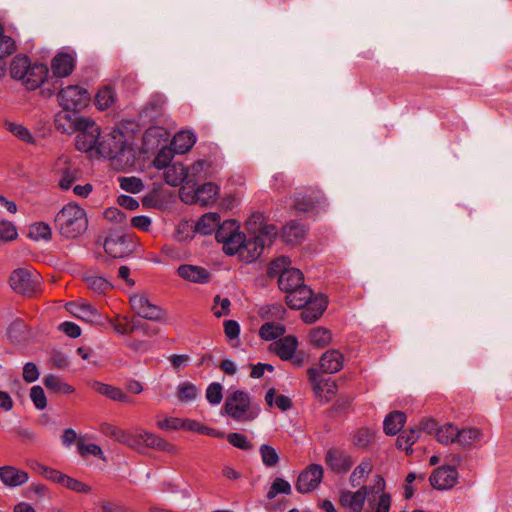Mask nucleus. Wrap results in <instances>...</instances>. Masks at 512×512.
<instances>
[{"label":"nucleus","instance_id":"11","mask_svg":"<svg viewBox=\"0 0 512 512\" xmlns=\"http://www.w3.org/2000/svg\"><path fill=\"white\" fill-rule=\"evenodd\" d=\"M130 309L142 319L158 322L166 319L165 310L152 304L145 296H130Z\"/></svg>","mask_w":512,"mask_h":512},{"label":"nucleus","instance_id":"28","mask_svg":"<svg viewBox=\"0 0 512 512\" xmlns=\"http://www.w3.org/2000/svg\"><path fill=\"white\" fill-rule=\"evenodd\" d=\"M103 216L105 220L110 224V233H123L127 232L128 219L126 214L117 207L107 208Z\"/></svg>","mask_w":512,"mask_h":512},{"label":"nucleus","instance_id":"53","mask_svg":"<svg viewBox=\"0 0 512 512\" xmlns=\"http://www.w3.org/2000/svg\"><path fill=\"white\" fill-rule=\"evenodd\" d=\"M278 494H291V485L288 481L280 477L275 478V480L272 482L266 497L268 500H272Z\"/></svg>","mask_w":512,"mask_h":512},{"label":"nucleus","instance_id":"62","mask_svg":"<svg viewBox=\"0 0 512 512\" xmlns=\"http://www.w3.org/2000/svg\"><path fill=\"white\" fill-rule=\"evenodd\" d=\"M30 398L36 409L43 410L46 408L47 398L44 389L41 386L35 385L31 388Z\"/></svg>","mask_w":512,"mask_h":512},{"label":"nucleus","instance_id":"17","mask_svg":"<svg viewBox=\"0 0 512 512\" xmlns=\"http://www.w3.org/2000/svg\"><path fill=\"white\" fill-rule=\"evenodd\" d=\"M127 232L109 233L104 242L105 252L112 258H124L128 255Z\"/></svg>","mask_w":512,"mask_h":512},{"label":"nucleus","instance_id":"12","mask_svg":"<svg viewBox=\"0 0 512 512\" xmlns=\"http://www.w3.org/2000/svg\"><path fill=\"white\" fill-rule=\"evenodd\" d=\"M168 139L169 133L165 128L159 126L150 127L142 137L140 153L147 155V157L154 155L160 150L161 146L167 145Z\"/></svg>","mask_w":512,"mask_h":512},{"label":"nucleus","instance_id":"47","mask_svg":"<svg viewBox=\"0 0 512 512\" xmlns=\"http://www.w3.org/2000/svg\"><path fill=\"white\" fill-rule=\"evenodd\" d=\"M115 101L114 90L110 86L99 89L95 97V105L100 110H105L112 106Z\"/></svg>","mask_w":512,"mask_h":512},{"label":"nucleus","instance_id":"61","mask_svg":"<svg viewBox=\"0 0 512 512\" xmlns=\"http://www.w3.org/2000/svg\"><path fill=\"white\" fill-rule=\"evenodd\" d=\"M289 263H290V261L288 260V258L284 257V256L273 260L267 268V276L270 278H275V277L279 278L280 274L284 270H288V268L286 266Z\"/></svg>","mask_w":512,"mask_h":512},{"label":"nucleus","instance_id":"37","mask_svg":"<svg viewBox=\"0 0 512 512\" xmlns=\"http://www.w3.org/2000/svg\"><path fill=\"white\" fill-rule=\"evenodd\" d=\"M220 223L218 213L209 212L200 217L195 225V231L202 235H209L216 231Z\"/></svg>","mask_w":512,"mask_h":512},{"label":"nucleus","instance_id":"24","mask_svg":"<svg viewBox=\"0 0 512 512\" xmlns=\"http://www.w3.org/2000/svg\"><path fill=\"white\" fill-rule=\"evenodd\" d=\"M81 119L85 118L80 117L76 111L66 110L65 112H60L56 115L54 120L55 128L57 131L64 134H73L80 128L78 122Z\"/></svg>","mask_w":512,"mask_h":512},{"label":"nucleus","instance_id":"59","mask_svg":"<svg viewBox=\"0 0 512 512\" xmlns=\"http://www.w3.org/2000/svg\"><path fill=\"white\" fill-rule=\"evenodd\" d=\"M26 332L25 322L17 318L13 320L7 328V334L12 341H20Z\"/></svg>","mask_w":512,"mask_h":512},{"label":"nucleus","instance_id":"27","mask_svg":"<svg viewBox=\"0 0 512 512\" xmlns=\"http://www.w3.org/2000/svg\"><path fill=\"white\" fill-rule=\"evenodd\" d=\"M178 275L184 280L194 283H207L210 280V272L203 267L189 264H182L177 269Z\"/></svg>","mask_w":512,"mask_h":512},{"label":"nucleus","instance_id":"45","mask_svg":"<svg viewBox=\"0 0 512 512\" xmlns=\"http://www.w3.org/2000/svg\"><path fill=\"white\" fill-rule=\"evenodd\" d=\"M482 432L478 428H464L462 430H457V438L456 442H458L462 446H471L475 442L481 440Z\"/></svg>","mask_w":512,"mask_h":512},{"label":"nucleus","instance_id":"25","mask_svg":"<svg viewBox=\"0 0 512 512\" xmlns=\"http://www.w3.org/2000/svg\"><path fill=\"white\" fill-rule=\"evenodd\" d=\"M28 479V473L15 466L5 465L0 467V480L9 488L22 486Z\"/></svg>","mask_w":512,"mask_h":512},{"label":"nucleus","instance_id":"5","mask_svg":"<svg viewBox=\"0 0 512 512\" xmlns=\"http://www.w3.org/2000/svg\"><path fill=\"white\" fill-rule=\"evenodd\" d=\"M80 128L76 131L75 147L80 152H95L98 154V146L101 138L100 127L91 119H81L78 122Z\"/></svg>","mask_w":512,"mask_h":512},{"label":"nucleus","instance_id":"31","mask_svg":"<svg viewBox=\"0 0 512 512\" xmlns=\"http://www.w3.org/2000/svg\"><path fill=\"white\" fill-rule=\"evenodd\" d=\"M87 385L94 392L107 397L110 400L125 402L127 400L126 394L118 387L102 383L97 380H89Z\"/></svg>","mask_w":512,"mask_h":512},{"label":"nucleus","instance_id":"58","mask_svg":"<svg viewBox=\"0 0 512 512\" xmlns=\"http://www.w3.org/2000/svg\"><path fill=\"white\" fill-rule=\"evenodd\" d=\"M372 466L370 462L363 461L359 464L350 475V482L353 487H356L361 484L363 479L369 474Z\"/></svg>","mask_w":512,"mask_h":512},{"label":"nucleus","instance_id":"57","mask_svg":"<svg viewBox=\"0 0 512 512\" xmlns=\"http://www.w3.org/2000/svg\"><path fill=\"white\" fill-rule=\"evenodd\" d=\"M262 462L267 467H274L279 462V455L275 448L268 444H262L259 448Z\"/></svg>","mask_w":512,"mask_h":512},{"label":"nucleus","instance_id":"16","mask_svg":"<svg viewBox=\"0 0 512 512\" xmlns=\"http://www.w3.org/2000/svg\"><path fill=\"white\" fill-rule=\"evenodd\" d=\"M327 305L328 299L326 296L321 293L315 295L309 303L305 304V306L301 308L302 321L307 324L316 322L323 315Z\"/></svg>","mask_w":512,"mask_h":512},{"label":"nucleus","instance_id":"26","mask_svg":"<svg viewBox=\"0 0 512 512\" xmlns=\"http://www.w3.org/2000/svg\"><path fill=\"white\" fill-rule=\"evenodd\" d=\"M344 356L336 349L327 350L320 357L319 365L323 373H337L343 368Z\"/></svg>","mask_w":512,"mask_h":512},{"label":"nucleus","instance_id":"13","mask_svg":"<svg viewBox=\"0 0 512 512\" xmlns=\"http://www.w3.org/2000/svg\"><path fill=\"white\" fill-rule=\"evenodd\" d=\"M323 473L321 465L310 464L299 474L296 482V490L301 494H305L316 489L323 478Z\"/></svg>","mask_w":512,"mask_h":512},{"label":"nucleus","instance_id":"39","mask_svg":"<svg viewBox=\"0 0 512 512\" xmlns=\"http://www.w3.org/2000/svg\"><path fill=\"white\" fill-rule=\"evenodd\" d=\"M43 384L53 393L72 394L75 391L73 386L63 382L60 377L52 374L43 378Z\"/></svg>","mask_w":512,"mask_h":512},{"label":"nucleus","instance_id":"34","mask_svg":"<svg viewBox=\"0 0 512 512\" xmlns=\"http://www.w3.org/2000/svg\"><path fill=\"white\" fill-rule=\"evenodd\" d=\"M187 170L189 172V178L194 179V181L190 183L192 187L196 186L201 180L212 177L213 173L212 163L204 159L195 161Z\"/></svg>","mask_w":512,"mask_h":512},{"label":"nucleus","instance_id":"52","mask_svg":"<svg viewBox=\"0 0 512 512\" xmlns=\"http://www.w3.org/2000/svg\"><path fill=\"white\" fill-rule=\"evenodd\" d=\"M457 430L458 428L453 424H445L442 427H439L436 439L441 444H449L456 442L457 438Z\"/></svg>","mask_w":512,"mask_h":512},{"label":"nucleus","instance_id":"38","mask_svg":"<svg viewBox=\"0 0 512 512\" xmlns=\"http://www.w3.org/2000/svg\"><path fill=\"white\" fill-rule=\"evenodd\" d=\"M420 437V429L410 428L408 430H404L396 439V447L397 449L405 450L407 455H411L413 453V449L411 448L413 444Z\"/></svg>","mask_w":512,"mask_h":512},{"label":"nucleus","instance_id":"48","mask_svg":"<svg viewBox=\"0 0 512 512\" xmlns=\"http://www.w3.org/2000/svg\"><path fill=\"white\" fill-rule=\"evenodd\" d=\"M28 236L35 240H50L52 232L50 226L45 222H36L29 228Z\"/></svg>","mask_w":512,"mask_h":512},{"label":"nucleus","instance_id":"3","mask_svg":"<svg viewBox=\"0 0 512 512\" xmlns=\"http://www.w3.org/2000/svg\"><path fill=\"white\" fill-rule=\"evenodd\" d=\"M55 227L65 238H77L88 226L85 210L75 203L65 205L55 217Z\"/></svg>","mask_w":512,"mask_h":512},{"label":"nucleus","instance_id":"2","mask_svg":"<svg viewBox=\"0 0 512 512\" xmlns=\"http://www.w3.org/2000/svg\"><path fill=\"white\" fill-rule=\"evenodd\" d=\"M246 229L250 237L245 239L241 259L250 263L260 257L265 247L272 245L278 235V229L273 224H263L260 213L253 214L246 221Z\"/></svg>","mask_w":512,"mask_h":512},{"label":"nucleus","instance_id":"4","mask_svg":"<svg viewBox=\"0 0 512 512\" xmlns=\"http://www.w3.org/2000/svg\"><path fill=\"white\" fill-rule=\"evenodd\" d=\"M223 410L232 419L241 422L254 420L260 408L253 404L249 394L243 390H236L226 397Z\"/></svg>","mask_w":512,"mask_h":512},{"label":"nucleus","instance_id":"43","mask_svg":"<svg viewBox=\"0 0 512 512\" xmlns=\"http://www.w3.org/2000/svg\"><path fill=\"white\" fill-rule=\"evenodd\" d=\"M239 232V224L236 220H226L222 224L219 223L215 231V238L217 242L223 243L228 240L230 236Z\"/></svg>","mask_w":512,"mask_h":512},{"label":"nucleus","instance_id":"42","mask_svg":"<svg viewBox=\"0 0 512 512\" xmlns=\"http://www.w3.org/2000/svg\"><path fill=\"white\" fill-rule=\"evenodd\" d=\"M285 327L276 322L264 323L259 329V335L263 340L270 341L284 335Z\"/></svg>","mask_w":512,"mask_h":512},{"label":"nucleus","instance_id":"46","mask_svg":"<svg viewBox=\"0 0 512 512\" xmlns=\"http://www.w3.org/2000/svg\"><path fill=\"white\" fill-rule=\"evenodd\" d=\"M310 342L317 348H324L332 340V334L330 330L323 327H316L310 332Z\"/></svg>","mask_w":512,"mask_h":512},{"label":"nucleus","instance_id":"40","mask_svg":"<svg viewBox=\"0 0 512 512\" xmlns=\"http://www.w3.org/2000/svg\"><path fill=\"white\" fill-rule=\"evenodd\" d=\"M246 236L237 232L228 238L227 241L223 242V251L226 255L232 256L239 253L240 257L243 255L242 247H244Z\"/></svg>","mask_w":512,"mask_h":512},{"label":"nucleus","instance_id":"63","mask_svg":"<svg viewBox=\"0 0 512 512\" xmlns=\"http://www.w3.org/2000/svg\"><path fill=\"white\" fill-rule=\"evenodd\" d=\"M231 302L228 298H222L220 295L214 297L213 313L214 316L220 318L230 314Z\"/></svg>","mask_w":512,"mask_h":512},{"label":"nucleus","instance_id":"1","mask_svg":"<svg viewBox=\"0 0 512 512\" xmlns=\"http://www.w3.org/2000/svg\"><path fill=\"white\" fill-rule=\"evenodd\" d=\"M100 138L98 155L110 159L111 167L116 171H125L128 166L127 133L128 120L122 119L115 126L107 128Z\"/></svg>","mask_w":512,"mask_h":512},{"label":"nucleus","instance_id":"9","mask_svg":"<svg viewBox=\"0 0 512 512\" xmlns=\"http://www.w3.org/2000/svg\"><path fill=\"white\" fill-rule=\"evenodd\" d=\"M60 105L65 110L76 111L86 106L90 99L88 91L78 85H69L58 93Z\"/></svg>","mask_w":512,"mask_h":512},{"label":"nucleus","instance_id":"51","mask_svg":"<svg viewBox=\"0 0 512 512\" xmlns=\"http://www.w3.org/2000/svg\"><path fill=\"white\" fill-rule=\"evenodd\" d=\"M73 313L78 318L91 323L96 322L100 317L98 311L89 303L76 305V310Z\"/></svg>","mask_w":512,"mask_h":512},{"label":"nucleus","instance_id":"22","mask_svg":"<svg viewBox=\"0 0 512 512\" xmlns=\"http://www.w3.org/2000/svg\"><path fill=\"white\" fill-rule=\"evenodd\" d=\"M367 496V487L362 486L356 492L342 491L340 494L339 502L341 506L349 509V512H362L365 499Z\"/></svg>","mask_w":512,"mask_h":512},{"label":"nucleus","instance_id":"54","mask_svg":"<svg viewBox=\"0 0 512 512\" xmlns=\"http://www.w3.org/2000/svg\"><path fill=\"white\" fill-rule=\"evenodd\" d=\"M16 51V43L14 39L4 34V28L0 24V59L9 57Z\"/></svg>","mask_w":512,"mask_h":512},{"label":"nucleus","instance_id":"21","mask_svg":"<svg viewBox=\"0 0 512 512\" xmlns=\"http://www.w3.org/2000/svg\"><path fill=\"white\" fill-rule=\"evenodd\" d=\"M314 297L313 291L302 281V284L287 293L285 301L289 308L300 310Z\"/></svg>","mask_w":512,"mask_h":512},{"label":"nucleus","instance_id":"19","mask_svg":"<svg viewBox=\"0 0 512 512\" xmlns=\"http://www.w3.org/2000/svg\"><path fill=\"white\" fill-rule=\"evenodd\" d=\"M163 179L166 184L177 187L183 183L190 185L194 179L189 178V172L187 168L179 162H174L163 172Z\"/></svg>","mask_w":512,"mask_h":512},{"label":"nucleus","instance_id":"50","mask_svg":"<svg viewBox=\"0 0 512 512\" xmlns=\"http://www.w3.org/2000/svg\"><path fill=\"white\" fill-rule=\"evenodd\" d=\"M100 431L103 435L120 443L126 444L128 442V435L126 432L111 423H102L100 425Z\"/></svg>","mask_w":512,"mask_h":512},{"label":"nucleus","instance_id":"6","mask_svg":"<svg viewBox=\"0 0 512 512\" xmlns=\"http://www.w3.org/2000/svg\"><path fill=\"white\" fill-rule=\"evenodd\" d=\"M158 328L150 325L147 322L130 318V349L135 352H146L151 346L152 342L149 338L157 335Z\"/></svg>","mask_w":512,"mask_h":512},{"label":"nucleus","instance_id":"49","mask_svg":"<svg viewBox=\"0 0 512 512\" xmlns=\"http://www.w3.org/2000/svg\"><path fill=\"white\" fill-rule=\"evenodd\" d=\"M318 203L319 201L311 195L298 194L294 198L293 206L297 212L306 213L313 211Z\"/></svg>","mask_w":512,"mask_h":512},{"label":"nucleus","instance_id":"32","mask_svg":"<svg viewBox=\"0 0 512 512\" xmlns=\"http://www.w3.org/2000/svg\"><path fill=\"white\" fill-rule=\"evenodd\" d=\"M304 281V277L302 272L296 268H288V270H284L278 279V287L281 291L291 292L292 289L297 288Z\"/></svg>","mask_w":512,"mask_h":512},{"label":"nucleus","instance_id":"41","mask_svg":"<svg viewBox=\"0 0 512 512\" xmlns=\"http://www.w3.org/2000/svg\"><path fill=\"white\" fill-rule=\"evenodd\" d=\"M30 63V59L26 55L15 56L10 63L11 77L16 80L25 78V73H27Z\"/></svg>","mask_w":512,"mask_h":512},{"label":"nucleus","instance_id":"29","mask_svg":"<svg viewBox=\"0 0 512 512\" xmlns=\"http://www.w3.org/2000/svg\"><path fill=\"white\" fill-rule=\"evenodd\" d=\"M51 68L55 76L67 77L75 68V58L69 53H59L53 58Z\"/></svg>","mask_w":512,"mask_h":512},{"label":"nucleus","instance_id":"15","mask_svg":"<svg viewBox=\"0 0 512 512\" xmlns=\"http://www.w3.org/2000/svg\"><path fill=\"white\" fill-rule=\"evenodd\" d=\"M458 472L454 466H442L433 471L429 481L433 488L446 490L454 487L457 483Z\"/></svg>","mask_w":512,"mask_h":512},{"label":"nucleus","instance_id":"8","mask_svg":"<svg viewBox=\"0 0 512 512\" xmlns=\"http://www.w3.org/2000/svg\"><path fill=\"white\" fill-rule=\"evenodd\" d=\"M130 448L139 452H142L144 448H152L169 453L175 450L174 445L165 439L138 429L134 433H130Z\"/></svg>","mask_w":512,"mask_h":512},{"label":"nucleus","instance_id":"30","mask_svg":"<svg viewBox=\"0 0 512 512\" xmlns=\"http://www.w3.org/2000/svg\"><path fill=\"white\" fill-rule=\"evenodd\" d=\"M306 236L304 225L292 220L285 225L281 232V238L286 244L298 245L302 243Z\"/></svg>","mask_w":512,"mask_h":512},{"label":"nucleus","instance_id":"10","mask_svg":"<svg viewBox=\"0 0 512 512\" xmlns=\"http://www.w3.org/2000/svg\"><path fill=\"white\" fill-rule=\"evenodd\" d=\"M308 380L312 385L313 393L320 403L329 402L337 392V384L331 379H323L320 377L316 368L307 370Z\"/></svg>","mask_w":512,"mask_h":512},{"label":"nucleus","instance_id":"23","mask_svg":"<svg viewBox=\"0 0 512 512\" xmlns=\"http://www.w3.org/2000/svg\"><path fill=\"white\" fill-rule=\"evenodd\" d=\"M325 462L327 466L335 472H346L354 464L351 456L335 448H331L326 452Z\"/></svg>","mask_w":512,"mask_h":512},{"label":"nucleus","instance_id":"35","mask_svg":"<svg viewBox=\"0 0 512 512\" xmlns=\"http://www.w3.org/2000/svg\"><path fill=\"white\" fill-rule=\"evenodd\" d=\"M196 142V136L190 131L176 133L171 141V147L176 154L188 152Z\"/></svg>","mask_w":512,"mask_h":512},{"label":"nucleus","instance_id":"60","mask_svg":"<svg viewBox=\"0 0 512 512\" xmlns=\"http://www.w3.org/2000/svg\"><path fill=\"white\" fill-rule=\"evenodd\" d=\"M227 441L234 447L241 450L249 451L253 448L252 443L248 440L246 435L238 432L229 433Z\"/></svg>","mask_w":512,"mask_h":512},{"label":"nucleus","instance_id":"18","mask_svg":"<svg viewBox=\"0 0 512 512\" xmlns=\"http://www.w3.org/2000/svg\"><path fill=\"white\" fill-rule=\"evenodd\" d=\"M56 174L59 176L58 185L62 190H68L77 180V170L70 165L67 156H60L56 161Z\"/></svg>","mask_w":512,"mask_h":512},{"label":"nucleus","instance_id":"44","mask_svg":"<svg viewBox=\"0 0 512 512\" xmlns=\"http://www.w3.org/2000/svg\"><path fill=\"white\" fill-rule=\"evenodd\" d=\"M175 151L168 145L161 146L154 155L153 166L157 169H166L171 165V161L174 157Z\"/></svg>","mask_w":512,"mask_h":512},{"label":"nucleus","instance_id":"20","mask_svg":"<svg viewBox=\"0 0 512 512\" xmlns=\"http://www.w3.org/2000/svg\"><path fill=\"white\" fill-rule=\"evenodd\" d=\"M48 67L43 63H30L25 73V78H22V84L28 90H35L45 81L48 77Z\"/></svg>","mask_w":512,"mask_h":512},{"label":"nucleus","instance_id":"64","mask_svg":"<svg viewBox=\"0 0 512 512\" xmlns=\"http://www.w3.org/2000/svg\"><path fill=\"white\" fill-rule=\"evenodd\" d=\"M8 130L13 134L15 135L17 138H19L20 140L26 142V143H29V144H34L35 140L33 138V136L31 135L30 131L20 125V124H16V123H9L8 124Z\"/></svg>","mask_w":512,"mask_h":512},{"label":"nucleus","instance_id":"36","mask_svg":"<svg viewBox=\"0 0 512 512\" xmlns=\"http://www.w3.org/2000/svg\"><path fill=\"white\" fill-rule=\"evenodd\" d=\"M406 422V415L402 411L390 412L383 421V429L387 435L394 436L401 431Z\"/></svg>","mask_w":512,"mask_h":512},{"label":"nucleus","instance_id":"33","mask_svg":"<svg viewBox=\"0 0 512 512\" xmlns=\"http://www.w3.org/2000/svg\"><path fill=\"white\" fill-rule=\"evenodd\" d=\"M298 341L295 336H285L274 343V353L283 361L291 360L296 352Z\"/></svg>","mask_w":512,"mask_h":512},{"label":"nucleus","instance_id":"14","mask_svg":"<svg viewBox=\"0 0 512 512\" xmlns=\"http://www.w3.org/2000/svg\"><path fill=\"white\" fill-rule=\"evenodd\" d=\"M219 192V188L212 182H206L202 185H198L194 190L193 195L185 194L181 192V199L186 203H197L200 206H208L215 200L216 195Z\"/></svg>","mask_w":512,"mask_h":512},{"label":"nucleus","instance_id":"7","mask_svg":"<svg viewBox=\"0 0 512 512\" xmlns=\"http://www.w3.org/2000/svg\"><path fill=\"white\" fill-rule=\"evenodd\" d=\"M11 288L24 296H33L39 289V277L26 268L12 271L9 277Z\"/></svg>","mask_w":512,"mask_h":512},{"label":"nucleus","instance_id":"56","mask_svg":"<svg viewBox=\"0 0 512 512\" xmlns=\"http://www.w3.org/2000/svg\"><path fill=\"white\" fill-rule=\"evenodd\" d=\"M198 396L197 387L191 382H183L178 386L177 397L181 402H188Z\"/></svg>","mask_w":512,"mask_h":512},{"label":"nucleus","instance_id":"55","mask_svg":"<svg viewBox=\"0 0 512 512\" xmlns=\"http://www.w3.org/2000/svg\"><path fill=\"white\" fill-rule=\"evenodd\" d=\"M375 432L367 427L358 429L354 435V444L359 448H367L374 440Z\"/></svg>","mask_w":512,"mask_h":512}]
</instances>
